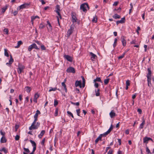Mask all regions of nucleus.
<instances>
[{"label": "nucleus", "mask_w": 154, "mask_h": 154, "mask_svg": "<svg viewBox=\"0 0 154 154\" xmlns=\"http://www.w3.org/2000/svg\"><path fill=\"white\" fill-rule=\"evenodd\" d=\"M87 8L88 9H89V6L87 3H84L82 4L80 6V9H82L83 11L84 12H86L87 11L86 8Z\"/></svg>", "instance_id": "1"}, {"label": "nucleus", "mask_w": 154, "mask_h": 154, "mask_svg": "<svg viewBox=\"0 0 154 154\" xmlns=\"http://www.w3.org/2000/svg\"><path fill=\"white\" fill-rule=\"evenodd\" d=\"M25 67L23 65H21L18 66L17 69V72L19 74H20L23 72V70L24 69Z\"/></svg>", "instance_id": "2"}, {"label": "nucleus", "mask_w": 154, "mask_h": 154, "mask_svg": "<svg viewBox=\"0 0 154 154\" xmlns=\"http://www.w3.org/2000/svg\"><path fill=\"white\" fill-rule=\"evenodd\" d=\"M30 3H24L19 7V10H20L21 9H23L24 8H27V7L29 5Z\"/></svg>", "instance_id": "3"}, {"label": "nucleus", "mask_w": 154, "mask_h": 154, "mask_svg": "<svg viewBox=\"0 0 154 154\" xmlns=\"http://www.w3.org/2000/svg\"><path fill=\"white\" fill-rule=\"evenodd\" d=\"M66 71L68 73H75V69L72 67H69L68 68Z\"/></svg>", "instance_id": "4"}, {"label": "nucleus", "mask_w": 154, "mask_h": 154, "mask_svg": "<svg viewBox=\"0 0 154 154\" xmlns=\"http://www.w3.org/2000/svg\"><path fill=\"white\" fill-rule=\"evenodd\" d=\"M126 37L122 35L121 37V42L123 46H126V41L125 40Z\"/></svg>", "instance_id": "5"}, {"label": "nucleus", "mask_w": 154, "mask_h": 154, "mask_svg": "<svg viewBox=\"0 0 154 154\" xmlns=\"http://www.w3.org/2000/svg\"><path fill=\"white\" fill-rule=\"evenodd\" d=\"M74 28L72 26H71L70 29L68 30L67 32V36L68 37H69L70 35L72 34L73 32V29Z\"/></svg>", "instance_id": "6"}, {"label": "nucleus", "mask_w": 154, "mask_h": 154, "mask_svg": "<svg viewBox=\"0 0 154 154\" xmlns=\"http://www.w3.org/2000/svg\"><path fill=\"white\" fill-rule=\"evenodd\" d=\"M64 57L67 61L72 62V58L68 55H64Z\"/></svg>", "instance_id": "7"}, {"label": "nucleus", "mask_w": 154, "mask_h": 154, "mask_svg": "<svg viewBox=\"0 0 154 154\" xmlns=\"http://www.w3.org/2000/svg\"><path fill=\"white\" fill-rule=\"evenodd\" d=\"M72 22L73 23L76 22L77 19L75 14L73 12L71 13Z\"/></svg>", "instance_id": "8"}, {"label": "nucleus", "mask_w": 154, "mask_h": 154, "mask_svg": "<svg viewBox=\"0 0 154 154\" xmlns=\"http://www.w3.org/2000/svg\"><path fill=\"white\" fill-rule=\"evenodd\" d=\"M75 85L76 87L79 86L81 88L82 87L81 81H76L75 82Z\"/></svg>", "instance_id": "9"}, {"label": "nucleus", "mask_w": 154, "mask_h": 154, "mask_svg": "<svg viewBox=\"0 0 154 154\" xmlns=\"http://www.w3.org/2000/svg\"><path fill=\"white\" fill-rule=\"evenodd\" d=\"M10 59L9 61V62L7 63H6V65L8 66L9 65L10 66V65L12 64V63L14 62V59L12 58V56L11 55H10Z\"/></svg>", "instance_id": "10"}, {"label": "nucleus", "mask_w": 154, "mask_h": 154, "mask_svg": "<svg viewBox=\"0 0 154 154\" xmlns=\"http://www.w3.org/2000/svg\"><path fill=\"white\" fill-rule=\"evenodd\" d=\"M147 71L148 72V73L147 74L146 77L151 78L152 72L151 71V68H148L147 69Z\"/></svg>", "instance_id": "11"}, {"label": "nucleus", "mask_w": 154, "mask_h": 154, "mask_svg": "<svg viewBox=\"0 0 154 154\" xmlns=\"http://www.w3.org/2000/svg\"><path fill=\"white\" fill-rule=\"evenodd\" d=\"M39 95L37 93H35L34 96L33 101L35 102L36 103L37 102V99L39 97Z\"/></svg>", "instance_id": "12"}, {"label": "nucleus", "mask_w": 154, "mask_h": 154, "mask_svg": "<svg viewBox=\"0 0 154 154\" xmlns=\"http://www.w3.org/2000/svg\"><path fill=\"white\" fill-rule=\"evenodd\" d=\"M109 115L111 118L116 116V114L113 110H112L109 113Z\"/></svg>", "instance_id": "13"}, {"label": "nucleus", "mask_w": 154, "mask_h": 154, "mask_svg": "<svg viewBox=\"0 0 154 154\" xmlns=\"http://www.w3.org/2000/svg\"><path fill=\"white\" fill-rule=\"evenodd\" d=\"M142 123L139 126V128L140 129H142L143 128V126L145 124V120L144 118L142 119Z\"/></svg>", "instance_id": "14"}, {"label": "nucleus", "mask_w": 154, "mask_h": 154, "mask_svg": "<svg viewBox=\"0 0 154 154\" xmlns=\"http://www.w3.org/2000/svg\"><path fill=\"white\" fill-rule=\"evenodd\" d=\"M45 130H42L40 134L38 135V137L39 138H41L42 136L45 133Z\"/></svg>", "instance_id": "15"}, {"label": "nucleus", "mask_w": 154, "mask_h": 154, "mask_svg": "<svg viewBox=\"0 0 154 154\" xmlns=\"http://www.w3.org/2000/svg\"><path fill=\"white\" fill-rule=\"evenodd\" d=\"M0 142L1 143H5L7 142V140L5 136H2Z\"/></svg>", "instance_id": "16"}, {"label": "nucleus", "mask_w": 154, "mask_h": 154, "mask_svg": "<svg viewBox=\"0 0 154 154\" xmlns=\"http://www.w3.org/2000/svg\"><path fill=\"white\" fill-rule=\"evenodd\" d=\"M25 90L28 93H30L31 90V88L29 86L26 87L25 88Z\"/></svg>", "instance_id": "17"}, {"label": "nucleus", "mask_w": 154, "mask_h": 154, "mask_svg": "<svg viewBox=\"0 0 154 154\" xmlns=\"http://www.w3.org/2000/svg\"><path fill=\"white\" fill-rule=\"evenodd\" d=\"M149 140V137H145L143 138V143L147 144L148 143V141Z\"/></svg>", "instance_id": "18"}, {"label": "nucleus", "mask_w": 154, "mask_h": 154, "mask_svg": "<svg viewBox=\"0 0 154 154\" xmlns=\"http://www.w3.org/2000/svg\"><path fill=\"white\" fill-rule=\"evenodd\" d=\"M36 122L34 121L33 123H32L31 126L29 127V129L30 130H32L33 129V128L34 127V126H35V124L36 123Z\"/></svg>", "instance_id": "19"}, {"label": "nucleus", "mask_w": 154, "mask_h": 154, "mask_svg": "<svg viewBox=\"0 0 154 154\" xmlns=\"http://www.w3.org/2000/svg\"><path fill=\"white\" fill-rule=\"evenodd\" d=\"M112 17L115 19H120L121 18V16L117 14H116L112 16Z\"/></svg>", "instance_id": "20"}, {"label": "nucleus", "mask_w": 154, "mask_h": 154, "mask_svg": "<svg viewBox=\"0 0 154 154\" xmlns=\"http://www.w3.org/2000/svg\"><path fill=\"white\" fill-rule=\"evenodd\" d=\"M62 85V86L63 87L64 89L66 92H67V90L66 87V85L65 84V82H62L61 83Z\"/></svg>", "instance_id": "21"}, {"label": "nucleus", "mask_w": 154, "mask_h": 154, "mask_svg": "<svg viewBox=\"0 0 154 154\" xmlns=\"http://www.w3.org/2000/svg\"><path fill=\"white\" fill-rule=\"evenodd\" d=\"M113 129V126L112 124H111V126L109 128V129L108 130V131L106 132V134H109L111 131Z\"/></svg>", "instance_id": "22"}, {"label": "nucleus", "mask_w": 154, "mask_h": 154, "mask_svg": "<svg viewBox=\"0 0 154 154\" xmlns=\"http://www.w3.org/2000/svg\"><path fill=\"white\" fill-rule=\"evenodd\" d=\"M81 77L82 78V88H84L85 86V79L82 76H81Z\"/></svg>", "instance_id": "23"}, {"label": "nucleus", "mask_w": 154, "mask_h": 154, "mask_svg": "<svg viewBox=\"0 0 154 154\" xmlns=\"http://www.w3.org/2000/svg\"><path fill=\"white\" fill-rule=\"evenodd\" d=\"M40 125V123L38 122H37L36 123V125L34 126V127L33 128V129H37L38 128L39 126Z\"/></svg>", "instance_id": "24"}, {"label": "nucleus", "mask_w": 154, "mask_h": 154, "mask_svg": "<svg viewBox=\"0 0 154 154\" xmlns=\"http://www.w3.org/2000/svg\"><path fill=\"white\" fill-rule=\"evenodd\" d=\"M101 138L100 136H99L96 139L95 141V144H96L99 140H101Z\"/></svg>", "instance_id": "25"}, {"label": "nucleus", "mask_w": 154, "mask_h": 154, "mask_svg": "<svg viewBox=\"0 0 154 154\" xmlns=\"http://www.w3.org/2000/svg\"><path fill=\"white\" fill-rule=\"evenodd\" d=\"M147 82H148V86L149 87H150L149 84H151V78H149V77H147Z\"/></svg>", "instance_id": "26"}, {"label": "nucleus", "mask_w": 154, "mask_h": 154, "mask_svg": "<svg viewBox=\"0 0 154 154\" xmlns=\"http://www.w3.org/2000/svg\"><path fill=\"white\" fill-rule=\"evenodd\" d=\"M31 45V46H32V47L33 48H35L37 50L39 49V48L37 47V46L35 44L33 43Z\"/></svg>", "instance_id": "27"}, {"label": "nucleus", "mask_w": 154, "mask_h": 154, "mask_svg": "<svg viewBox=\"0 0 154 154\" xmlns=\"http://www.w3.org/2000/svg\"><path fill=\"white\" fill-rule=\"evenodd\" d=\"M90 54L91 56V58H93L94 59H95L96 57H97V56L92 52H90Z\"/></svg>", "instance_id": "28"}, {"label": "nucleus", "mask_w": 154, "mask_h": 154, "mask_svg": "<svg viewBox=\"0 0 154 154\" xmlns=\"http://www.w3.org/2000/svg\"><path fill=\"white\" fill-rule=\"evenodd\" d=\"M92 21L94 23H96L97 22V16L95 15Z\"/></svg>", "instance_id": "29"}, {"label": "nucleus", "mask_w": 154, "mask_h": 154, "mask_svg": "<svg viewBox=\"0 0 154 154\" xmlns=\"http://www.w3.org/2000/svg\"><path fill=\"white\" fill-rule=\"evenodd\" d=\"M94 82H102L100 78V77H97L94 80Z\"/></svg>", "instance_id": "30"}, {"label": "nucleus", "mask_w": 154, "mask_h": 154, "mask_svg": "<svg viewBox=\"0 0 154 154\" xmlns=\"http://www.w3.org/2000/svg\"><path fill=\"white\" fill-rule=\"evenodd\" d=\"M3 151V152L5 153H6L8 152V150L6 149L5 147H3L2 149L0 150V151L2 152Z\"/></svg>", "instance_id": "31"}, {"label": "nucleus", "mask_w": 154, "mask_h": 154, "mask_svg": "<svg viewBox=\"0 0 154 154\" xmlns=\"http://www.w3.org/2000/svg\"><path fill=\"white\" fill-rule=\"evenodd\" d=\"M117 39L115 38L114 39V41L113 44V47L114 48H115L117 45Z\"/></svg>", "instance_id": "32"}, {"label": "nucleus", "mask_w": 154, "mask_h": 154, "mask_svg": "<svg viewBox=\"0 0 154 154\" xmlns=\"http://www.w3.org/2000/svg\"><path fill=\"white\" fill-rule=\"evenodd\" d=\"M67 113L69 116H71L73 118H74L73 114L70 112L67 111Z\"/></svg>", "instance_id": "33"}, {"label": "nucleus", "mask_w": 154, "mask_h": 154, "mask_svg": "<svg viewBox=\"0 0 154 154\" xmlns=\"http://www.w3.org/2000/svg\"><path fill=\"white\" fill-rule=\"evenodd\" d=\"M4 54L5 56L7 57H9V54L7 52V50L6 49H4Z\"/></svg>", "instance_id": "34"}, {"label": "nucleus", "mask_w": 154, "mask_h": 154, "mask_svg": "<svg viewBox=\"0 0 154 154\" xmlns=\"http://www.w3.org/2000/svg\"><path fill=\"white\" fill-rule=\"evenodd\" d=\"M7 6H5L4 7L2 8V12L4 13L7 9Z\"/></svg>", "instance_id": "35"}, {"label": "nucleus", "mask_w": 154, "mask_h": 154, "mask_svg": "<svg viewBox=\"0 0 154 154\" xmlns=\"http://www.w3.org/2000/svg\"><path fill=\"white\" fill-rule=\"evenodd\" d=\"M126 53V52H124L123 54L122 55L118 57V59H122V58H123L124 57Z\"/></svg>", "instance_id": "36"}, {"label": "nucleus", "mask_w": 154, "mask_h": 154, "mask_svg": "<svg viewBox=\"0 0 154 154\" xmlns=\"http://www.w3.org/2000/svg\"><path fill=\"white\" fill-rule=\"evenodd\" d=\"M57 89L56 88H52V87L50 88V89L49 90V92H51L52 91H54Z\"/></svg>", "instance_id": "37"}, {"label": "nucleus", "mask_w": 154, "mask_h": 154, "mask_svg": "<svg viewBox=\"0 0 154 154\" xmlns=\"http://www.w3.org/2000/svg\"><path fill=\"white\" fill-rule=\"evenodd\" d=\"M30 142L32 143V146H36V145L34 141H33L32 140H30Z\"/></svg>", "instance_id": "38"}, {"label": "nucleus", "mask_w": 154, "mask_h": 154, "mask_svg": "<svg viewBox=\"0 0 154 154\" xmlns=\"http://www.w3.org/2000/svg\"><path fill=\"white\" fill-rule=\"evenodd\" d=\"M70 103L71 104L73 105H76L78 106L79 105V102H76V103H74L72 101L70 102Z\"/></svg>", "instance_id": "39"}, {"label": "nucleus", "mask_w": 154, "mask_h": 154, "mask_svg": "<svg viewBox=\"0 0 154 154\" xmlns=\"http://www.w3.org/2000/svg\"><path fill=\"white\" fill-rule=\"evenodd\" d=\"M56 11H58V12H60V6L59 5H56Z\"/></svg>", "instance_id": "40"}, {"label": "nucleus", "mask_w": 154, "mask_h": 154, "mask_svg": "<svg viewBox=\"0 0 154 154\" xmlns=\"http://www.w3.org/2000/svg\"><path fill=\"white\" fill-rule=\"evenodd\" d=\"M109 79H105L104 80V83L105 85H107L109 83Z\"/></svg>", "instance_id": "41"}, {"label": "nucleus", "mask_w": 154, "mask_h": 154, "mask_svg": "<svg viewBox=\"0 0 154 154\" xmlns=\"http://www.w3.org/2000/svg\"><path fill=\"white\" fill-rule=\"evenodd\" d=\"M146 151L147 154H149V153H151V152H150V150L149 149L148 147L146 145Z\"/></svg>", "instance_id": "42"}, {"label": "nucleus", "mask_w": 154, "mask_h": 154, "mask_svg": "<svg viewBox=\"0 0 154 154\" xmlns=\"http://www.w3.org/2000/svg\"><path fill=\"white\" fill-rule=\"evenodd\" d=\"M45 26L42 23H41L40 24L39 28L40 29H42L44 28Z\"/></svg>", "instance_id": "43"}, {"label": "nucleus", "mask_w": 154, "mask_h": 154, "mask_svg": "<svg viewBox=\"0 0 154 154\" xmlns=\"http://www.w3.org/2000/svg\"><path fill=\"white\" fill-rule=\"evenodd\" d=\"M41 48L42 50H46V48L44 46V45H41Z\"/></svg>", "instance_id": "44"}, {"label": "nucleus", "mask_w": 154, "mask_h": 154, "mask_svg": "<svg viewBox=\"0 0 154 154\" xmlns=\"http://www.w3.org/2000/svg\"><path fill=\"white\" fill-rule=\"evenodd\" d=\"M58 102L55 99L54 100V106L55 107L56 106L58 105Z\"/></svg>", "instance_id": "45"}, {"label": "nucleus", "mask_w": 154, "mask_h": 154, "mask_svg": "<svg viewBox=\"0 0 154 154\" xmlns=\"http://www.w3.org/2000/svg\"><path fill=\"white\" fill-rule=\"evenodd\" d=\"M106 132L104 133L103 134H100V136L101 137V138H102V137L103 136V137H105V136H106V135H107L108 134H107V133L106 134Z\"/></svg>", "instance_id": "46"}, {"label": "nucleus", "mask_w": 154, "mask_h": 154, "mask_svg": "<svg viewBox=\"0 0 154 154\" xmlns=\"http://www.w3.org/2000/svg\"><path fill=\"white\" fill-rule=\"evenodd\" d=\"M23 149L24 151L27 153H29L30 152L28 148H26L25 147L23 148Z\"/></svg>", "instance_id": "47"}, {"label": "nucleus", "mask_w": 154, "mask_h": 154, "mask_svg": "<svg viewBox=\"0 0 154 154\" xmlns=\"http://www.w3.org/2000/svg\"><path fill=\"white\" fill-rule=\"evenodd\" d=\"M76 112H77V115L78 116H80V109H76Z\"/></svg>", "instance_id": "48"}, {"label": "nucleus", "mask_w": 154, "mask_h": 154, "mask_svg": "<svg viewBox=\"0 0 154 154\" xmlns=\"http://www.w3.org/2000/svg\"><path fill=\"white\" fill-rule=\"evenodd\" d=\"M58 114V109L57 108H56L54 116H57Z\"/></svg>", "instance_id": "49"}, {"label": "nucleus", "mask_w": 154, "mask_h": 154, "mask_svg": "<svg viewBox=\"0 0 154 154\" xmlns=\"http://www.w3.org/2000/svg\"><path fill=\"white\" fill-rule=\"evenodd\" d=\"M130 81L129 80H127L126 82V85L129 86L130 85Z\"/></svg>", "instance_id": "50"}, {"label": "nucleus", "mask_w": 154, "mask_h": 154, "mask_svg": "<svg viewBox=\"0 0 154 154\" xmlns=\"http://www.w3.org/2000/svg\"><path fill=\"white\" fill-rule=\"evenodd\" d=\"M100 91V89H98L97 90V92L96 93V96H98L100 95V93L99 91Z\"/></svg>", "instance_id": "51"}, {"label": "nucleus", "mask_w": 154, "mask_h": 154, "mask_svg": "<svg viewBox=\"0 0 154 154\" xmlns=\"http://www.w3.org/2000/svg\"><path fill=\"white\" fill-rule=\"evenodd\" d=\"M33 48L32 46L31 45L29 47L28 50L29 51H30Z\"/></svg>", "instance_id": "52"}, {"label": "nucleus", "mask_w": 154, "mask_h": 154, "mask_svg": "<svg viewBox=\"0 0 154 154\" xmlns=\"http://www.w3.org/2000/svg\"><path fill=\"white\" fill-rule=\"evenodd\" d=\"M20 137L18 135H17L15 137V140H18L20 138Z\"/></svg>", "instance_id": "53"}, {"label": "nucleus", "mask_w": 154, "mask_h": 154, "mask_svg": "<svg viewBox=\"0 0 154 154\" xmlns=\"http://www.w3.org/2000/svg\"><path fill=\"white\" fill-rule=\"evenodd\" d=\"M122 20V23H124L125 21V17H124L123 18H121V20Z\"/></svg>", "instance_id": "54"}, {"label": "nucleus", "mask_w": 154, "mask_h": 154, "mask_svg": "<svg viewBox=\"0 0 154 154\" xmlns=\"http://www.w3.org/2000/svg\"><path fill=\"white\" fill-rule=\"evenodd\" d=\"M45 138H44L42 140V141L41 142V144L42 145H44L45 144Z\"/></svg>", "instance_id": "55"}, {"label": "nucleus", "mask_w": 154, "mask_h": 154, "mask_svg": "<svg viewBox=\"0 0 154 154\" xmlns=\"http://www.w3.org/2000/svg\"><path fill=\"white\" fill-rule=\"evenodd\" d=\"M137 111L140 114H141L142 113V110L140 109H138L137 110Z\"/></svg>", "instance_id": "56"}, {"label": "nucleus", "mask_w": 154, "mask_h": 154, "mask_svg": "<svg viewBox=\"0 0 154 154\" xmlns=\"http://www.w3.org/2000/svg\"><path fill=\"white\" fill-rule=\"evenodd\" d=\"M4 32H6L7 34H8V30L7 29H4Z\"/></svg>", "instance_id": "57"}, {"label": "nucleus", "mask_w": 154, "mask_h": 154, "mask_svg": "<svg viewBox=\"0 0 154 154\" xmlns=\"http://www.w3.org/2000/svg\"><path fill=\"white\" fill-rule=\"evenodd\" d=\"M116 24L117 25H118L119 23H122V20H120L117 21L116 22Z\"/></svg>", "instance_id": "58"}, {"label": "nucleus", "mask_w": 154, "mask_h": 154, "mask_svg": "<svg viewBox=\"0 0 154 154\" xmlns=\"http://www.w3.org/2000/svg\"><path fill=\"white\" fill-rule=\"evenodd\" d=\"M35 42L38 45H42V43H41V42L39 41H36Z\"/></svg>", "instance_id": "59"}, {"label": "nucleus", "mask_w": 154, "mask_h": 154, "mask_svg": "<svg viewBox=\"0 0 154 154\" xmlns=\"http://www.w3.org/2000/svg\"><path fill=\"white\" fill-rule=\"evenodd\" d=\"M0 133L3 136H5V132H3L2 131V130L0 131Z\"/></svg>", "instance_id": "60"}, {"label": "nucleus", "mask_w": 154, "mask_h": 154, "mask_svg": "<svg viewBox=\"0 0 154 154\" xmlns=\"http://www.w3.org/2000/svg\"><path fill=\"white\" fill-rule=\"evenodd\" d=\"M136 42V41L135 40H133L131 42V44H135Z\"/></svg>", "instance_id": "61"}, {"label": "nucleus", "mask_w": 154, "mask_h": 154, "mask_svg": "<svg viewBox=\"0 0 154 154\" xmlns=\"http://www.w3.org/2000/svg\"><path fill=\"white\" fill-rule=\"evenodd\" d=\"M47 24L51 28L52 27L51 25V23H50V22H49V21H47Z\"/></svg>", "instance_id": "62"}, {"label": "nucleus", "mask_w": 154, "mask_h": 154, "mask_svg": "<svg viewBox=\"0 0 154 154\" xmlns=\"http://www.w3.org/2000/svg\"><path fill=\"white\" fill-rule=\"evenodd\" d=\"M22 43H23L21 41H18V42H17V44L18 45H19V46H20L22 44Z\"/></svg>", "instance_id": "63"}, {"label": "nucleus", "mask_w": 154, "mask_h": 154, "mask_svg": "<svg viewBox=\"0 0 154 154\" xmlns=\"http://www.w3.org/2000/svg\"><path fill=\"white\" fill-rule=\"evenodd\" d=\"M112 150L110 149L108 152V154H112Z\"/></svg>", "instance_id": "64"}]
</instances>
